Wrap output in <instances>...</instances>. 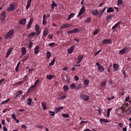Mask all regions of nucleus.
I'll return each mask as SVG.
<instances>
[{
  "mask_svg": "<svg viewBox=\"0 0 131 131\" xmlns=\"http://www.w3.org/2000/svg\"><path fill=\"white\" fill-rule=\"evenodd\" d=\"M39 49V46H37L35 49L34 52L37 54L38 53Z\"/></svg>",
  "mask_w": 131,
  "mask_h": 131,
  "instance_id": "9b49d317",
  "label": "nucleus"
},
{
  "mask_svg": "<svg viewBox=\"0 0 131 131\" xmlns=\"http://www.w3.org/2000/svg\"><path fill=\"white\" fill-rule=\"evenodd\" d=\"M126 51V50L125 48H123L122 50H121L119 51V53L121 54H123L125 53Z\"/></svg>",
  "mask_w": 131,
  "mask_h": 131,
  "instance_id": "473e14b6",
  "label": "nucleus"
},
{
  "mask_svg": "<svg viewBox=\"0 0 131 131\" xmlns=\"http://www.w3.org/2000/svg\"><path fill=\"white\" fill-rule=\"evenodd\" d=\"M80 97L84 101H86L89 100V97L86 95H81Z\"/></svg>",
  "mask_w": 131,
  "mask_h": 131,
  "instance_id": "f03ea898",
  "label": "nucleus"
},
{
  "mask_svg": "<svg viewBox=\"0 0 131 131\" xmlns=\"http://www.w3.org/2000/svg\"><path fill=\"white\" fill-rule=\"evenodd\" d=\"M81 88V86L80 84H79L76 87V89L78 90L80 89Z\"/></svg>",
  "mask_w": 131,
  "mask_h": 131,
  "instance_id": "4d7b16f0",
  "label": "nucleus"
},
{
  "mask_svg": "<svg viewBox=\"0 0 131 131\" xmlns=\"http://www.w3.org/2000/svg\"><path fill=\"white\" fill-rule=\"evenodd\" d=\"M28 102L27 104L29 105H30L31 104L32 99H31L29 98L28 99Z\"/></svg>",
  "mask_w": 131,
  "mask_h": 131,
  "instance_id": "e433bc0d",
  "label": "nucleus"
},
{
  "mask_svg": "<svg viewBox=\"0 0 131 131\" xmlns=\"http://www.w3.org/2000/svg\"><path fill=\"white\" fill-rule=\"evenodd\" d=\"M33 45V43L30 41H29V43L28 45L29 47V48H31Z\"/></svg>",
  "mask_w": 131,
  "mask_h": 131,
  "instance_id": "37998d69",
  "label": "nucleus"
},
{
  "mask_svg": "<svg viewBox=\"0 0 131 131\" xmlns=\"http://www.w3.org/2000/svg\"><path fill=\"white\" fill-rule=\"evenodd\" d=\"M10 98L7 99L6 100L2 102L1 103V104H4L7 103L10 100Z\"/></svg>",
  "mask_w": 131,
  "mask_h": 131,
  "instance_id": "ea45409f",
  "label": "nucleus"
},
{
  "mask_svg": "<svg viewBox=\"0 0 131 131\" xmlns=\"http://www.w3.org/2000/svg\"><path fill=\"white\" fill-rule=\"evenodd\" d=\"M100 121L101 122H108L107 119H101L100 120Z\"/></svg>",
  "mask_w": 131,
  "mask_h": 131,
  "instance_id": "a18cd8bd",
  "label": "nucleus"
},
{
  "mask_svg": "<svg viewBox=\"0 0 131 131\" xmlns=\"http://www.w3.org/2000/svg\"><path fill=\"white\" fill-rule=\"evenodd\" d=\"M14 31V30H10L9 31H8V32L9 33V34H10L11 35H12L13 34Z\"/></svg>",
  "mask_w": 131,
  "mask_h": 131,
  "instance_id": "8fccbe9b",
  "label": "nucleus"
},
{
  "mask_svg": "<svg viewBox=\"0 0 131 131\" xmlns=\"http://www.w3.org/2000/svg\"><path fill=\"white\" fill-rule=\"evenodd\" d=\"M12 51V50L11 49H9L6 55V58H7L8 57L9 55L10 54L11 51Z\"/></svg>",
  "mask_w": 131,
  "mask_h": 131,
  "instance_id": "5701e85b",
  "label": "nucleus"
},
{
  "mask_svg": "<svg viewBox=\"0 0 131 131\" xmlns=\"http://www.w3.org/2000/svg\"><path fill=\"white\" fill-rule=\"evenodd\" d=\"M35 29L36 31H40V28L39 26L37 24H36L35 27Z\"/></svg>",
  "mask_w": 131,
  "mask_h": 131,
  "instance_id": "72a5a7b5",
  "label": "nucleus"
},
{
  "mask_svg": "<svg viewBox=\"0 0 131 131\" xmlns=\"http://www.w3.org/2000/svg\"><path fill=\"white\" fill-rule=\"evenodd\" d=\"M39 81V80H36V81H35V82L34 83L35 85L36 86V85L38 83Z\"/></svg>",
  "mask_w": 131,
  "mask_h": 131,
  "instance_id": "680f3d73",
  "label": "nucleus"
},
{
  "mask_svg": "<svg viewBox=\"0 0 131 131\" xmlns=\"http://www.w3.org/2000/svg\"><path fill=\"white\" fill-rule=\"evenodd\" d=\"M55 61V58L53 59L52 61L50 63L49 65L50 66H52L54 64Z\"/></svg>",
  "mask_w": 131,
  "mask_h": 131,
  "instance_id": "c85d7f7f",
  "label": "nucleus"
},
{
  "mask_svg": "<svg viewBox=\"0 0 131 131\" xmlns=\"http://www.w3.org/2000/svg\"><path fill=\"white\" fill-rule=\"evenodd\" d=\"M106 84V82L105 81H104L102 82L101 83V85L103 86H105Z\"/></svg>",
  "mask_w": 131,
  "mask_h": 131,
  "instance_id": "13d9d810",
  "label": "nucleus"
},
{
  "mask_svg": "<svg viewBox=\"0 0 131 131\" xmlns=\"http://www.w3.org/2000/svg\"><path fill=\"white\" fill-rule=\"evenodd\" d=\"M107 110V117H108L110 116V112L111 111V109L110 108H108Z\"/></svg>",
  "mask_w": 131,
  "mask_h": 131,
  "instance_id": "c9c22d12",
  "label": "nucleus"
},
{
  "mask_svg": "<svg viewBox=\"0 0 131 131\" xmlns=\"http://www.w3.org/2000/svg\"><path fill=\"white\" fill-rule=\"evenodd\" d=\"M116 113H117L118 114H121L122 113H123V112L122 111L121 108H117L116 110Z\"/></svg>",
  "mask_w": 131,
  "mask_h": 131,
  "instance_id": "4468645a",
  "label": "nucleus"
},
{
  "mask_svg": "<svg viewBox=\"0 0 131 131\" xmlns=\"http://www.w3.org/2000/svg\"><path fill=\"white\" fill-rule=\"evenodd\" d=\"M20 64V62H18V63L17 67L16 68L15 70L16 72H17L18 71L19 67Z\"/></svg>",
  "mask_w": 131,
  "mask_h": 131,
  "instance_id": "58836bf2",
  "label": "nucleus"
},
{
  "mask_svg": "<svg viewBox=\"0 0 131 131\" xmlns=\"http://www.w3.org/2000/svg\"><path fill=\"white\" fill-rule=\"evenodd\" d=\"M51 56V53L50 52L48 51L47 52V58L48 59L50 58Z\"/></svg>",
  "mask_w": 131,
  "mask_h": 131,
  "instance_id": "a878e982",
  "label": "nucleus"
},
{
  "mask_svg": "<svg viewBox=\"0 0 131 131\" xmlns=\"http://www.w3.org/2000/svg\"><path fill=\"white\" fill-rule=\"evenodd\" d=\"M114 11V9L112 7H110L107 9V13H109L113 12Z\"/></svg>",
  "mask_w": 131,
  "mask_h": 131,
  "instance_id": "a211bd4d",
  "label": "nucleus"
},
{
  "mask_svg": "<svg viewBox=\"0 0 131 131\" xmlns=\"http://www.w3.org/2000/svg\"><path fill=\"white\" fill-rule=\"evenodd\" d=\"M111 42V40L110 39H105L102 41V43H108Z\"/></svg>",
  "mask_w": 131,
  "mask_h": 131,
  "instance_id": "dca6fc26",
  "label": "nucleus"
},
{
  "mask_svg": "<svg viewBox=\"0 0 131 131\" xmlns=\"http://www.w3.org/2000/svg\"><path fill=\"white\" fill-rule=\"evenodd\" d=\"M68 34L74 33L73 30H71L68 31Z\"/></svg>",
  "mask_w": 131,
  "mask_h": 131,
  "instance_id": "864d4df0",
  "label": "nucleus"
},
{
  "mask_svg": "<svg viewBox=\"0 0 131 131\" xmlns=\"http://www.w3.org/2000/svg\"><path fill=\"white\" fill-rule=\"evenodd\" d=\"M89 83V81L88 79H86L84 81V84L87 86L88 85Z\"/></svg>",
  "mask_w": 131,
  "mask_h": 131,
  "instance_id": "7c9ffc66",
  "label": "nucleus"
},
{
  "mask_svg": "<svg viewBox=\"0 0 131 131\" xmlns=\"http://www.w3.org/2000/svg\"><path fill=\"white\" fill-rule=\"evenodd\" d=\"M22 92L21 91H18V93L16 95L15 97H14L15 99H16L17 97H19L22 94Z\"/></svg>",
  "mask_w": 131,
  "mask_h": 131,
  "instance_id": "423d86ee",
  "label": "nucleus"
},
{
  "mask_svg": "<svg viewBox=\"0 0 131 131\" xmlns=\"http://www.w3.org/2000/svg\"><path fill=\"white\" fill-rule=\"evenodd\" d=\"M32 1V0H28L26 6V9H28L29 8V7L30 6V4Z\"/></svg>",
  "mask_w": 131,
  "mask_h": 131,
  "instance_id": "ddd939ff",
  "label": "nucleus"
},
{
  "mask_svg": "<svg viewBox=\"0 0 131 131\" xmlns=\"http://www.w3.org/2000/svg\"><path fill=\"white\" fill-rule=\"evenodd\" d=\"M74 48V46H72L71 48L68 49V53L69 54L71 53L73 51Z\"/></svg>",
  "mask_w": 131,
  "mask_h": 131,
  "instance_id": "9d476101",
  "label": "nucleus"
},
{
  "mask_svg": "<svg viewBox=\"0 0 131 131\" xmlns=\"http://www.w3.org/2000/svg\"><path fill=\"white\" fill-rule=\"evenodd\" d=\"M74 15V14L73 13H71L68 16V18H67L68 20L69 19L71 18H72Z\"/></svg>",
  "mask_w": 131,
  "mask_h": 131,
  "instance_id": "f704fd0d",
  "label": "nucleus"
},
{
  "mask_svg": "<svg viewBox=\"0 0 131 131\" xmlns=\"http://www.w3.org/2000/svg\"><path fill=\"white\" fill-rule=\"evenodd\" d=\"M51 6L52 9H53L54 8V6L56 7L57 5L56 4L53 2H52V4H51Z\"/></svg>",
  "mask_w": 131,
  "mask_h": 131,
  "instance_id": "c756f323",
  "label": "nucleus"
},
{
  "mask_svg": "<svg viewBox=\"0 0 131 131\" xmlns=\"http://www.w3.org/2000/svg\"><path fill=\"white\" fill-rule=\"evenodd\" d=\"M98 68L101 72H102L104 70V68L101 65L99 66Z\"/></svg>",
  "mask_w": 131,
  "mask_h": 131,
  "instance_id": "393cba45",
  "label": "nucleus"
},
{
  "mask_svg": "<svg viewBox=\"0 0 131 131\" xmlns=\"http://www.w3.org/2000/svg\"><path fill=\"white\" fill-rule=\"evenodd\" d=\"M121 21H119L112 28V29H113L116 28L119 25V24L121 23Z\"/></svg>",
  "mask_w": 131,
  "mask_h": 131,
  "instance_id": "4be33fe9",
  "label": "nucleus"
},
{
  "mask_svg": "<svg viewBox=\"0 0 131 131\" xmlns=\"http://www.w3.org/2000/svg\"><path fill=\"white\" fill-rule=\"evenodd\" d=\"M101 50H100L96 52V53H94V54L95 56H96L100 52Z\"/></svg>",
  "mask_w": 131,
  "mask_h": 131,
  "instance_id": "69168bd1",
  "label": "nucleus"
},
{
  "mask_svg": "<svg viewBox=\"0 0 131 131\" xmlns=\"http://www.w3.org/2000/svg\"><path fill=\"white\" fill-rule=\"evenodd\" d=\"M113 67L114 71H116L118 68V65L117 64L115 63L113 64Z\"/></svg>",
  "mask_w": 131,
  "mask_h": 131,
  "instance_id": "0eeeda50",
  "label": "nucleus"
},
{
  "mask_svg": "<svg viewBox=\"0 0 131 131\" xmlns=\"http://www.w3.org/2000/svg\"><path fill=\"white\" fill-rule=\"evenodd\" d=\"M11 35L8 32L6 35V37L7 38H9Z\"/></svg>",
  "mask_w": 131,
  "mask_h": 131,
  "instance_id": "de8ad7c7",
  "label": "nucleus"
},
{
  "mask_svg": "<svg viewBox=\"0 0 131 131\" xmlns=\"http://www.w3.org/2000/svg\"><path fill=\"white\" fill-rule=\"evenodd\" d=\"M63 88L64 91H67L68 89V87L67 86L65 85L63 86Z\"/></svg>",
  "mask_w": 131,
  "mask_h": 131,
  "instance_id": "a19ab883",
  "label": "nucleus"
},
{
  "mask_svg": "<svg viewBox=\"0 0 131 131\" xmlns=\"http://www.w3.org/2000/svg\"><path fill=\"white\" fill-rule=\"evenodd\" d=\"M99 12L96 9H94L92 11V13L93 15H96L99 13Z\"/></svg>",
  "mask_w": 131,
  "mask_h": 131,
  "instance_id": "1a4fd4ad",
  "label": "nucleus"
},
{
  "mask_svg": "<svg viewBox=\"0 0 131 131\" xmlns=\"http://www.w3.org/2000/svg\"><path fill=\"white\" fill-rule=\"evenodd\" d=\"M48 37L50 39H51L53 38V36L52 35H51L50 34L48 35Z\"/></svg>",
  "mask_w": 131,
  "mask_h": 131,
  "instance_id": "774afa93",
  "label": "nucleus"
},
{
  "mask_svg": "<svg viewBox=\"0 0 131 131\" xmlns=\"http://www.w3.org/2000/svg\"><path fill=\"white\" fill-rule=\"evenodd\" d=\"M48 34V31L47 29H45L43 31V37H45Z\"/></svg>",
  "mask_w": 131,
  "mask_h": 131,
  "instance_id": "bb28decb",
  "label": "nucleus"
},
{
  "mask_svg": "<svg viewBox=\"0 0 131 131\" xmlns=\"http://www.w3.org/2000/svg\"><path fill=\"white\" fill-rule=\"evenodd\" d=\"M15 8V6L14 4H11L10 5V7L7 9L9 11L13 10Z\"/></svg>",
  "mask_w": 131,
  "mask_h": 131,
  "instance_id": "39448f33",
  "label": "nucleus"
},
{
  "mask_svg": "<svg viewBox=\"0 0 131 131\" xmlns=\"http://www.w3.org/2000/svg\"><path fill=\"white\" fill-rule=\"evenodd\" d=\"M123 1L122 0H118L117 1V4L118 5L122 4Z\"/></svg>",
  "mask_w": 131,
  "mask_h": 131,
  "instance_id": "49530a36",
  "label": "nucleus"
},
{
  "mask_svg": "<svg viewBox=\"0 0 131 131\" xmlns=\"http://www.w3.org/2000/svg\"><path fill=\"white\" fill-rule=\"evenodd\" d=\"M32 22L33 19L31 18L30 19L29 21V23H28V26L27 27L28 29H29L30 28L31 24H32Z\"/></svg>",
  "mask_w": 131,
  "mask_h": 131,
  "instance_id": "f8f14e48",
  "label": "nucleus"
},
{
  "mask_svg": "<svg viewBox=\"0 0 131 131\" xmlns=\"http://www.w3.org/2000/svg\"><path fill=\"white\" fill-rule=\"evenodd\" d=\"M113 17V15H110L107 16L106 17V19L107 20H108L110 19V18H112Z\"/></svg>",
  "mask_w": 131,
  "mask_h": 131,
  "instance_id": "2f4dec72",
  "label": "nucleus"
},
{
  "mask_svg": "<svg viewBox=\"0 0 131 131\" xmlns=\"http://www.w3.org/2000/svg\"><path fill=\"white\" fill-rule=\"evenodd\" d=\"M35 85H32V86H31V87H30V88H29L28 89V92H30V91H32L33 89L34 88H35Z\"/></svg>",
  "mask_w": 131,
  "mask_h": 131,
  "instance_id": "cd10ccee",
  "label": "nucleus"
},
{
  "mask_svg": "<svg viewBox=\"0 0 131 131\" xmlns=\"http://www.w3.org/2000/svg\"><path fill=\"white\" fill-rule=\"evenodd\" d=\"M12 116L13 118L15 120V119H16V117L15 116V115L14 114L12 115Z\"/></svg>",
  "mask_w": 131,
  "mask_h": 131,
  "instance_id": "603ef678",
  "label": "nucleus"
},
{
  "mask_svg": "<svg viewBox=\"0 0 131 131\" xmlns=\"http://www.w3.org/2000/svg\"><path fill=\"white\" fill-rule=\"evenodd\" d=\"M85 8L84 6H83L81 9L78 15V16H80L81 15L85 12Z\"/></svg>",
  "mask_w": 131,
  "mask_h": 131,
  "instance_id": "20e7f679",
  "label": "nucleus"
},
{
  "mask_svg": "<svg viewBox=\"0 0 131 131\" xmlns=\"http://www.w3.org/2000/svg\"><path fill=\"white\" fill-rule=\"evenodd\" d=\"M36 127L39 129H42L43 128L42 126L39 125H36Z\"/></svg>",
  "mask_w": 131,
  "mask_h": 131,
  "instance_id": "6e6d98bb",
  "label": "nucleus"
},
{
  "mask_svg": "<svg viewBox=\"0 0 131 131\" xmlns=\"http://www.w3.org/2000/svg\"><path fill=\"white\" fill-rule=\"evenodd\" d=\"M99 31V29H97L94 32L93 34L94 35H96L97 34Z\"/></svg>",
  "mask_w": 131,
  "mask_h": 131,
  "instance_id": "09e8293b",
  "label": "nucleus"
},
{
  "mask_svg": "<svg viewBox=\"0 0 131 131\" xmlns=\"http://www.w3.org/2000/svg\"><path fill=\"white\" fill-rule=\"evenodd\" d=\"M76 85L74 83H72L70 85L71 87L73 89H74L75 88Z\"/></svg>",
  "mask_w": 131,
  "mask_h": 131,
  "instance_id": "c03bdc74",
  "label": "nucleus"
},
{
  "mask_svg": "<svg viewBox=\"0 0 131 131\" xmlns=\"http://www.w3.org/2000/svg\"><path fill=\"white\" fill-rule=\"evenodd\" d=\"M36 33L35 32H33L31 33L28 35V36L29 38H31L33 37L35 35Z\"/></svg>",
  "mask_w": 131,
  "mask_h": 131,
  "instance_id": "6ab92c4d",
  "label": "nucleus"
},
{
  "mask_svg": "<svg viewBox=\"0 0 131 131\" xmlns=\"http://www.w3.org/2000/svg\"><path fill=\"white\" fill-rule=\"evenodd\" d=\"M73 30L74 33H77L79 32L78 29L77 28H75Z\"/></svg>",
  "mask_w": 131,
  "mask_h": 131,
  "instance_id": "3c124183",
  "label": "nucleus"
},
{
  "mask_svg": "<svg viewBox=\"0 0 131 131\" xmlns=\"http://www.w3.org/2000/svg\"><path fill=\"white\" fill-rule=\"evenodd\" d=\"M129 96H128V97H126V98L125 99V101L126 102H127L129 100Z\"/></svg>",
  "mask_w": 131,
  "mask_h": 131,
  "instance_id": "e2e57ef3",
  "label": "nucleus"
},
{
  "mask_svg": "<svg viewBox=\"0 0 131 131\" xmlns=\"http://www.w3.org/2000/svg\"><path fill=\"white\" fill-rule=\"evenodd\" d=\"M106 9V8L105 7L103 9V10H100L99 13L100 15L99 17H101V15L104 12V11Z\"/></svg>",
  "mask_w": 131,
  "mask_h": 131,
  "instance_id": "b1692460",
  "label": "nucleus"
},
{
  "mask_svg": "<svg viewBox=\"0 0 131 131\" xmlns=\"http://www.w3.org/2000/svg\"><path fill=\"white\" fill-rule=\"evenodd\" d=\"M55 44V43L54 42H53L50 43H49V46L52 47Z\"/></svg>",
  "mask_w": 131,
  "mask_h": 131,
  "instance_id": "0e129e2a",
  "label": "nucleus"
},
{
  "mask_svg": "<svg viewBox=\"0 0 131 131\" xmlns=\"http://www.w3.org/2000/svg\"><path fill=\"white\" fill-rule=\"evenodd\" d=\"M26 21V20L25 19H22L19 21V23L20 24L24 25L25 24Z\"/></svg>",
  "mask_w": 131,
  "mask_h": 131,
  "instance_id": "6e6552de",
  "label": "nucleus"
},
{
  "mask_svg": "<svg viewBox=\"0 0 131 131\" xmlns=\"http://www.w3.org/2000/svg\"><path fill=\"white\" fill-rule=\"evenodd\" d=\"M83 55H79L78 56V61L77 62V64H78L80 63L83 59Z\"/></svg>",
  "mask_w": 131,
  "mask_h": 131,
  "instance_id": "7ed1b4c3",
  "label": "nucleus"
},
{
  "mask_svg": "<svg viewBox=\"0 0 131 131\" xmlns=\"http://www.w3.org/2000/svg\"><path fill=\"white\" fill-rule=\"evenodd\" d=\"M75 79V81H77L79 79V77L77 75L75 76L74 77Z\"/></svg>",
  "mask_w": 131,
  "mask_h": 131,
  "instance_id": "052dcab7",
  "label": "nucleus"
},
{
  "mask_svg": "<svg viewBox=\"0 0 131 131\" xmlns=\"http://www.w3.org/2000/svg\"><path fill=\"white\" fill-rule=\"evenodd\" d=\"M91 21V19L90 18H88L85 21V22H89Z\"/></svg>",
  "mask_w": 131,
  "mask_h": 131,
  "instance_id": "bf43d9fd",
  "label": "nucleus"
},
{
  "mask_svg": "<svg viewBox=\"0 0 131 131\" xmlns=\"http://www.w3.org/2000/svg\"><path fill=\"white\" fill-rule=\"evenodd\" d=\"M62 116L63 117L66 118H68L69 117V115L68 114H62Z\"/></svg>",
  "mask_w": 131,
  "mask_h": 131,
  "instance_id": "4c0bfd02",
  "label": "nucleus"
},
{
  "mask_svg": "<svg viewBox=\"0 0 131 131\" xmlns=\"http://www.w3.org/2000/svg\"><path fill=\"white\" fill-rule=\"evenodd\" d=\"M6 14L5 12L4 11L1 13V19L2 22L3 21L6 19Z\"/></svg>",
  "mask_w": 131,
  "mask_h": 131,
  "instance_id": "f257e3e1",
  "label": "nucleus"
},
{
  "mask_svg": "<svg viewBox=\"0 0 131 131\" xmlns=\"http://www.w3.org/2000/svg\"><path fill=\"white\" fill-rule=\"evenodd\" d=\"M49 112L50 113H51V114H50V115L52 116H54V115L55 113L54 112L51 111H49Z\"/></svg>",
  "mask_w": 131,
  "mask_h": 131,
  "instance_id": "5fc2aeb1",
  "label": "nucleus"
},
{
  "mask_svg": "<svg viewBox=\"0 0 131 131\" xmlns=\"http://www.w3.org/2000/svg\"><path fill=\"white\" fill-rule=\"evenodd\" d=\"M21 51L23 55H25L26 53V49L25 47H23L21 48Z\"/></svg>",
  "mask_w": 131,
  "mask_h": 131,
  "instance_id": "f3484780",
  "label": "nucleus"
},
{
  "mask_svg": "<svg viewBox=\"0 0 131 131\" xmlns=\"http://www.w3.org/2000/svg\"><path fill=\"white\" fill-rule=\"evenodd\" d=\"M70 26V24H64L60 27L61 28H63L64 27H68Z\"/></svg>",
  "mask_w": 131,
  "mask_h": 131,
  "instance_id": "412c9836",
  "label": "nucleus"
},
{
  "mask_svg": "<svg viewBox=\"0 0 131 131\" xmlns=\"http://www.w3.org/2000/svg\"><path fill=\"white\" fill-rule=\"evenodd\" d=\"M21 127L22 128H23L25 129H26V128H27V127L26 126L24 125H21Z\"/></svg>",
  "mask_w": 131,
  "mask_h": 131,
  "instance_id": "338daca9",
  "label": "nucleus"
},
{
  "mask_svg": "<svg viewBox=\"0 0 131 131\" xmlns=\"http://www.w3.org/2000/svg\"><path fill=\"white\" fill-rule=\"evenodd\" d=\"M52 75L51 74H49L47 76L46 78L49 80L51 79L52 78Z\"/></svg>",
  "mask_w": 131,
  "mask_h": 131,
  "instance_id": "79ce46f5",
  "label": "nucleus"
},
{
  "mask_svg": "<svg viewBox=\"0 0 131 131\" xmlns=\"http://www.w3.org/2000/svg\"><path fill=\"white\" fill-rule=\"evenodd\" d=\"M63 108L64 107H59L58 108H57L55 111L56 113H57L59 112L61 110L63 109Z\"/></svg>",
  "mask_w": 131,
  "mask_h": 131,
  "instance_id": "aec40b11",
  "label": "nucleus"
},
{
  "mask_svg": "<svg viewBox=\"0 0 131 131\" xmlns=\"http://www.w3.org/2000/svg\"><path fill=\"white\" fill-rule=\"evenodd\" d=\"M41 104L43 110H46L47 109V108L46 106V103L44 102H42L41 103Z\"/></svg>",
  "mask_w": 131,
  "mask_h": 131,
  "instance_id": "2eb2a0df",
  "label": "nucleus"
}]
</instances>
